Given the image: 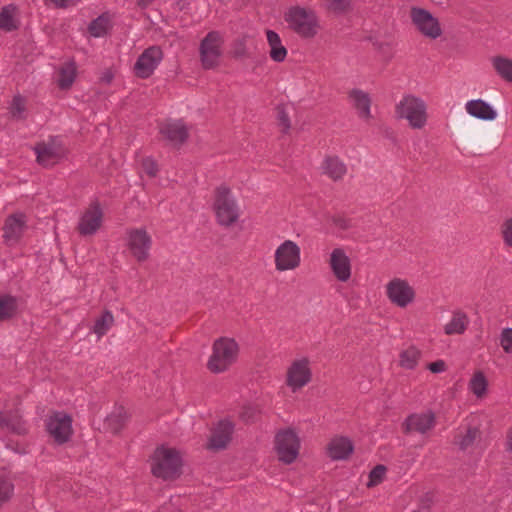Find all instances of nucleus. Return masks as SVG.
I'll return each instance as SVG.
<instances>
[{"label":"nucleus","mask_w":512,"mask_h":512,"mask_svg":"<svg viewBox=\"0 0 512 512\" xmlns=\"http://www.w3.org/2000/svg\"><path fill=\"white\" fill-rule=\"evenodd\" d=\"M288 27L301 38H314L321 30L317 13L310 8L293 6L284 14Z\"/></svg>","instance_id":"obj_1"},{"label":"nucleus","mask_w":512,"mask_h":512,"mask_svg":"<svg viewBox=\"0 0 512 512\" xmlns=\"http://www.w3.org/2000/svg\"><path fill=\"white\" fill-rule=\"evenodd\" d=\"M427 110V103L422 98L407 94L395 105V117L405 120L412 129L421 130L428 122Z\"/></svg>","instance_id":"obj_2"},{"label":"nucleus","mask_w":512,"mask_h":512,"mask_svg":"<svg viewBox=\"0 0 512 512\" xmlns=\"http://www.w3.org/2000/svg\"><path fill=\"white\" fill-rule=\"evenodd\" d=\"M239 354V345L235 339L220 337L214 341L212 354L207 362V368L213 373L226 371L236 362Z\"/></svg>","instance_id":"obj_3"},{"label":"nucleus","mask_w":512,"mask_h":512,"mask_svg":"<svg viewBox=\"0 0 512 512\" xmlns=\"http://www.w3.org/2000/svg\"><path fill=\"white\" fill-rule=\"evenodd\" d=\"M181 465V457L175 449L160 447L153 456L152 472L156 477L174 479L180 475Z\"/></svg>","instance_id":"obj_4"},{"label":"nucleus","mask_w":512,"mask_h":512,"mask_svg":"<svg viewBox=\"0 0 512 512\" xmlns=\"http://www.w3.org/2000/svg\"><path fill=\"white\" fill-rule=\"evenodd\" d=\"M300 447V438L294 429L284 428L276 433L274 449L280 462L284 464L293 463L299 455Z\"/></svg>","instance_id":"obj_5"},{"label":"nucleus","mask_w":512,"mask_h":512,"mask_svg":"<svg viewBox=\"0 0 512 512\" xmlns=\"http://www.w3.org/2000/svg\"><path fill=\"white\" fill-rule=\"evenodd\" d=\"M214 211L221 225H231L238 219L239 207L229 188L221 186L216 189Z\"/></svg>","instance_id":"obj_6"},{"label":"nucleus","mask_w":512,"mask_h":512,"mask_svg":"<svg viewBox=\"0 0 512 512\" xmlns=\"http://www.w3.org/2000/svg\"><path fill=\"white\" fill-rule=\"evenodd\" d=\"M409 17L415 30L425 38L435 40L442 36L443 29L439 19L429 10L417 6L411 7Z\"/></svg>","instance_id":"obj_7"},{"label":"nucleus","mask_w":512,"mask_h":512,"mask_svg":"<svg viewBox=\"0 0 512 512\" xmlns=\"http://www.w3.org/2000/svg\"><path fill=\"white\" fill-rule=\"evenodd\" d=\"M385 294L390 303L398 308H406L416 299L415 288L400 277H394L386 283Z\"/></svg>","instance_id":"obj_8"},{"label":"nucleus","mask_w":512,"mask_h":512,"mask_svg":"<svg viewBox=\"0 0 512 512\" xmlns=\"http://www.w3.org/2000/svg\"><path fill=\"white\" fill-rule=\"evenodd\" d=\"M301 264V248L292 241H283L274 252V265L278 272L293 271Z\"/></svg>","instance_id":"obj_9"},{"label":"nucleus","mask_w":512,"mask_h":512,"mask_svg":"<svg viewBox=\"0 0 512 512\" xmlns=\"http://www.w3.org/2000/svg\"><path fill=\"white\" fill-rule=\"evenodd\" d=\"M223 38L218 32H210L201 41L199 53L200 61L205 69H212L219 65L222 56Z\"/></svg>","instance_id":"obj_10"},{"label":"nucleus","mask_w":512,"mask_h":512,"mask_svg":"<svg viewBox=\"0 0 512 512\" xmlns=\"http://www.w3.org/2000/svg\"><path fill=\"white\" fill-rule=\"evenodd\" d=\"M327 263L333 276L340 282H347L352 276V262L343 247L332 249Z\"/></svg>","instance_id":"obj_11"},{"label":"nucleus","mask_w":512,"mask_h":512,"mask_svg":"<svg viewBox=\"0 0 512 512\" xmlns=\"http://www.w3.org/2000/svg\"><path fill=\"white\" fill-rule=\"evenodd\" d=\"M46 427L50 437L58 444L68 441L73 433L71 417L62 412L53 413Z\"/></svg>","instance_id":"obj_12"},{"label":"nucleus","mask_w":512,"mask_h":512,"mask_svg":"<svg viewBox=\"0 0 512 512\" xmlns=\"http://www.w3.org/2000/svg\"><path fill=\"white\" fill-rule=\"evenodd\" d=\"M66 149L59 138H51L35 147L37 161L43 166L57 163L65 155Z\"/></svg>","instance_id":"obj_13"},{"label":"nucleus","mask_w":512,"mask_h":512,"mask_svg":"<svg viewBox=\"0 0 512 512\" xmlns=\"http://www.w3.org/2000/svg\"><path fill=\"white\" fill-rule=\"evenodd\" d=\"M103 210L98 202L91 203L81 214L77 226L80 235L95 234L103 223Z\"/></svg>","instance_id":"obj_14"},{"label":"nucleus","mask_w":512,"mask_h":512,"mask_svg":"<svg viewBox=\"0 0 512 512\" xmlns=\"http://www.w3.org/2000/svg\"><path fill=\"white\" fill-rule=\"evenodd\" d=\"M152 240L142 228L131 229L128 232L127 245L130 253L138 261H144L149 256Z\"/></svg>","instance_id":"obj_15"},{"label":"nucleus","mask_w":512,"mask_h":512,"mask_svg":"<svg viewBox=\"0 0 512 512\" xmlns=\"http://www.w3.org/2000/svg\"><path fill=\"white\" fill-rule=\"evenodd\" d=\"M309 360L306 358L295 360L287 370L286 383L293 390L301 389L311 380Z\"/></svg>","instance_id":"obj_16"},{"label":"nucleus","mask_w":512,"mask_h":512,"mask_svg":"<svg viewBox=\"0 0 512 512\" xmlns=\"http://www.w3.org/2000/svg\"><path fill=\"white\" fill-rule=\"evenodd\" d=\"M162 59V51L158 47L146 49L137 59L134 70L138 77H149Z\"/></svg>","instance_id":"obj_17"},{"label":"nucleus","mask_w":512,"mask_h":512,"mask_svg":"<svg viewBox=\"0 0 512 512\" xmlns=\"http://www.w3.org/2000/svg\"><path fill=\"white\" fill-rule=\"evenodd\" d=\"M234 426L229 420H221L211 429L207 444L208 449L218 450L225 448L232 439Z\"/></svg>","instance_id":"obj_18"},{"label":"nucleus","mask_w":512,"mask_h":512,"mask_svg":"<svg viewBox=\"0 0 512 512\" xmlns=\"http://www.w3.org/2000/svg\"><path fill=\"white\" fill-rule=\"evenodd\" d=\"M435 425V416L431 411L410 415L403 423L405 433L425 434Z\"/></svg>","instance_id":"obj_19"},{"label":"nucleus","mask_w":512,"mask_h":512,"mask_svg":"<svg viewBox=\"0 0 512 512\" xmlns=\"http://www.w3.org/2000/svg\"><path fill=\"white\" fill-rule=\"evenodd\" d=\"M348 99L360 119L368 121L372 118V99L368 92L357 88L352 89L348 93Z\"/></svg>","instance_id":"obj_20"},{"label":"nucleus","mask_w":512,"mask_h":512,"mask_svg":"<svg viewBox=\"0 0 512 512\" xmlns=\"http://www.w3.org/2000/svg\"><path fill=\"white\" fill-rule=\"evenodd\" d=\"M161 135L177 146L188 138V128L181 120H168L160 126Z\"/></svg>","instance_id":"obj_21"},{"label":"nucleus","mask_w":512,"mask_h":512,"mask_svg":"<svg viewBox=\"0 0 512 512\" xmlns=\"http://www.w3.org/2000/svg\"><path fill=\"white\" fill-rule=\"evenodd\" d=\"M26 220L23 214L9 216L3 227V237L9 243L17 242L26 230Z\"/></svg>","instance_id":"obj_22"},{"label":"nucleus","mask_w":512,"mask_h":512,"mask_svg":"<svg viewBox=\"0 0 512 512\" xmlns=\"http://www.w3.org/2000/svg\"><path fill=\"white\" fill-rule=\"evenodd\" d=\"M465 111L470 116L483 121H493L497 118L496 110L482 99L467 101L465 104Z\"/></svg>","instance_id":"obj_23"},{"label":"nucleus","mask_w":512,"mask_h":512,"mask_svg":"<svg viewBox=\"0 0 512 512\" xmlns=\"http://www.w3.org/2000/svg\"><path fill=\"white\" fill-rule=\"evenodd\" d=\"M266 39L270 58L275 62H283L287 57L288 51L282 44L280 36L275 31L267 30Z\"/></svg>","instance_id":"obj_24"},{"label":"nucleus","mask_w":512,"mask_h":512,"mask_svg":"<svg viewBox=\"0 0 512 512\" xmlns=\"http://www.w3.org/2000/svg\"><path fill=\"white\" fill-rule=\"evenodd\" d=\"M321 170L334 181L341 179L347 171L346 165L336 156H327L321 164Z\"/></svg>","instance_id":"obj_25"},{"label":"nucleus","mask_w":512,"mask_h":512,"mask_svg":"<svg viewBox=\"0 0 512 512\" xmlns=\"http://www.w3.org/2000/svg\"><path fill=\"white\" fill-rule=\"evenodd\" d=\"M327 450L332 459L341 460L345 459L352 453L353 446L349 439L345 437H336L330 441Z\"/></svg>","instance_id":"obj_26"},{"label":"nucleus","mask_w":512,"mask_h":512,"mask_svg":"<svg viewBox=\"0 0 512 512\" xmlns=\"http://www.w3.org/2000/svg\"><path fill=\"white\" fill-rule=\"evenodd\" d=\"M495 73L505 82L512 83V59L504 55H495L490 58Z\"/></svg>","instance_id":"obj_27"},{"label":"nucleus","mask_w":512,"mask_h":512,"mask_svg":"<svg viewBox=\"0 0 512 512\" xmlns=\"http://www.w3.org/2000/svg\"><path fill=\"white\" fill-rule=\"evenodd\" d=\"M489 382L481 370H477L468 382L469 391L478 399H483L488 393Z\"/></svg>","instance_id":"obj_28"},{"label":"nucleus","mask_w":512,"mask_h":512,"mask_svg":"<svg viewBox=\"0 0 512 512\" xmlns=\"http://www.w3.org/2000/svg\"><path fill=\"white\" fill-rule=\"evenodd\" d=\"M469 320L466 314L455 312L450 321L444 326L446 335L462 334L468 326Z\"/></svg>","instance_id":"obj_29"},{"label":"nucleus","mask_w":512,"mask_h":512,"mask_svg":"<svg viewBox=\"0 0 512 512\" xmlns=\"http://www.w3.org/2000/svg\"><path fill=\"white\" fill-rule=\"evenodd\" d=\"M126 411L123 407H115L104 421V429L112 433L118 432L125 421Z\"/></svg>","instance_id":"obj_30"},{"label":"nucleus","mask_w":512,"mask_h":512,"mask_svg":"<svg viewBox=\"0 0 512 512\" xmlns=\"http://www.w3.org/2000/svg\"><path fill=\"white\" fill-rule=\"evenodd\" d=\"M1 426L16 434H22L25 432L24 424L17 412L12 413L6 410L3 411L1 413Z\"/></svg>","instance_id":"obj_31"},{"label":"nucleus","mask_w":512,"mask_h":512,"mask_svg":"<svg viewBox=\"0 0 512 512\" xmlns=\"http://www.w3.org/2000/svg\"><path fill=\"white\" fill-rule=\"evenodd\" d=\"M252 39L248 35L237 38L232 46V56L237 59L250 58L252 55Z\"/></svg>","instance_id":"obj_32"},{"label":"nucleus","mask_w":512,"mask_h":512,"mask_svg":"<svg viewBox=\"0 0 512 512\" xmlns=\"http://www.w3.org/2000/svg\"><path fill=\"white\" fill-rule=\"evenodd\" d=\"M480 436V430L475 426H467L465 432H459L455 439V444L461 450L469 449Z\"/></svg>","instance_id":"obj_33"},{"label":"nucleus","mask_w":512,"mask_h":512,"mask_svg":"<svg viewBox=\"0 0 512 512\" xmlns=\"http://www.w3.org/2000/svg\"><path fill=\"white\" fill-rule=\"evenodd\" d=\"M421 352L415 346H409L399 355V365L404 369H414L419 361Z\"/></svg>","instance_id":"obj_34"},{"label":"nucleus","mask_w":512,"mask_h":512,"mask_svg":"<svg viewBox=\"0 0 512 512\" xmlns=\"http://www.w3.org/2000/svg\"><path fill=\"white\" fill-rule=\"evenodd\" d=\"M76 77V66L73 62H67L59 70L58 85L61 89H68L73 84Z\"/></svg>","instance_id":"obj_35"},{"label":"nucleus","mask_w":512,"mask_h":512,"mask_svg":"<svg viewBox=\"0 0 512 512\" xmlns=\"http://www.w3.org/2000/svg\"><path fill=\"white\" fill-rule=\"evenodd\" d=\"M17 8L10 4L4 6L0 12V28L11 31L17 27Z\"/></svg>","instance_id":"obj_36"},{"label":"nucleus","mask_w":512,"mask_h":512,"mask_svg":"<svg viewBox=\"0 0 512 512\" xmlns=\"http://www.w3.org/2000/svg\"><path fill=\"white\" fill-rule=\"evenodd\" d=\"M16 298L9 295H0V321L7 320L17 312Z\"/></svg>","instance_id":"obj_37"},{"label":"nucleus","mask_w":512,"mask_h":512,"mask_svg":"<svg viewBox=\"0 0 512 512\" xmlns=\"http://www.w3.org/2000/svg\"><path fill=\"white\" fill-rule=\"evenodd\" d=\"M113 323V315L106 311L95 321L93 332L100 338L110 330Z\"/></svg>","instance_id":"obj_38"},{"label":"nucleus","mask_w":512,"mask_h":512,"mask_svg":"<svg viewBox=\"0 0 512 512\" xmlns=\"http://www.w3.org/2000/svg\"><path fill=\"white\" fill-rule=\"evenodd\" d=\"M110 27L109 19L106 16H100L89 26V33L94 37L104 36Z\"/></svg>","instance_id":"obj_39"},{"label":"nucleus","mask_w":512,"mask_h":512,"mask_svg":"<svg viewBox=\"0 0 512 512\" xmlns=\"http://www.w3.org/2000/svg\"><path fill=\"white\" fill-rule=\"evenodd\" d=\"M14 492V485L7 476H0V505L8 501Z\"/></svg>","instance_id":"obj_40"},{"label":"nucleus","mask_w":512,"mask_h":512,"mask_svg":"<svg viewBox=\"0 0 512 512\" xmlns=\"http://www.w3.org/2000/svg\"><path fill=\"white\" fill-rule=\"evenodd\" d=\"M499 345L506 354L512 355V328H503L499 335Z\"/></svg>","instance_id":"obj_41"},{"label":"nucleus","mask_w":512,"mask_h":512,"mask_svg":"<svg viewBox=\"0 0 512 512\" xmlns=\"http://www.w3.org/2000/svg\"><path fill=\"white\" fill-rule=\"evenodd\" d=\"M386 467L384 465H377L369 474L368 487H374L383 482L386 475Z\"/></svg>","instance_id":"obj_42"},{"label":"nucleus","mask_w":512,"mask_h":512,"mask_svg":"<svg viewBox=\"0 0 512 512\" xmlns=\"http://www.w3.org/2000/svg\"><path fill=\"white\" fill-rule=\"evenodd\" d=\"M323 7L333 13H343L349 7L348 0H323Z\"/></svg>","instance_id":"obj_43"},{"label":"nucleus","mask_w":512,"mask_h":512,"mask_svg":"<svg viewBox=\"0 0 512 512\" xmlns=\"http://www.w3.org/2000/svg\"><path fill=\"white\" fill-rule=\"evenodd\" d=\"M25 111V101L20 96H15L10 106V114L14 119H21Z\"/></svg>","instance_id":"obj_44"},{"label":"nucleus","mask_w":512,"mask_h":512,"mask_svg":"<svg viewBox=\"0 0 512 512\" xmlns=\"http://www.w3.org/2000/svg\"><path fill=\"white\" fill-rule=\"evenodd\" d=\"M184 499L181 497H174L170 499L169 503L163 505L158 512H180L181 507L183 506Z\"/></svg>","instance_id":"obj_45"},{"label":"nucleus","mask_w":512,"mask_h":512,"mask_svg":"<svg viewBox=\"0 0 512 512\" xmlns=\"http://www.w3.org/2000/svg\"><path fill=\"white\" fill-rule=\"evenodd\" d=\"M258 409L254 405H246L240 412V418L246 422H253L257 417Z\"/></svg>","instance_id":"obj_46"},{"label":"nucleus","mask_w":512,"mask_h":512,"mask_svg":"<svg viewBox=\"0 0 512 512\" xmlns=\"http://www.w3.org/2000/svg\"><path fill=\"white\" fill-rule=\"evenodd\" d=\"M502 235L505 244L512 247V218L506 220L502 226Z\"/></svg>","instance_id":"obj_47"},{"label":"nucleus","mask_w":512,"mask_h":512,"mask_svg":"<svg viewBox=\"0 0 512 512\" xmlns=\"http://www.w3.org/2000/svg\"><path fill=\"white\" fill-rule=\"evenodd\" d=\"M44 4L52 8H68L76 5V0H44Z\"/></svg>","instance_id":"obj_48"},{"label":"nucleus","mask_w":512,"mask_h":512,"mask_svg":"<svg viewBox=\"0 0 512 512\" xmlns=\"http://www.w3.org/2000/svg\"><path fill=\"white\" fill-rule=\"evenodd\" d=\"M142 170L149 176H155L157 172V164L151 158H144L141 163Z\"/></svg>","instance_id":"obj_49"},{"label":"nucleus","mask_w":512,"mask_h":512,"mask_svg":"<svg viewBox=\"0 0 512 512\" xmlns=\"http://www.w3.org/2000/svg\"><path fill=\"white\" fill-rule=\"evenodd\" d=\"M277 118L282 131L287 132L291 127V123L286 111L284 109H279Z\"/></svg>","instance_id":"obj_50"},{"label":"nucleus","mask_w":512,"mask_h":512,"mask_svg":"<svg viewBox=\"0 0 512 512\" xmlns=\"http://www.w3.org/2000/svg\"><path fill=\"white\" fill-rule=\"evenodd\" d=\"M427 368L432 372V373H442L446 370L447 368V365L445 363L444 360H437L435 362H432V363H429Z\"/></svg>","instance_id":"obj_51"},{"label":"nucleus","mask_w":512,"mask_h":512,"mask_svg":"<svg viewBox=\"0 0 512 512\" xmlns=\"http://www.w3.org/2000/svg\"><path fill=\"white\" fill-rule=\"evenodd\" d=\"M332 221L336 227H338L339 229H342V230H346V229L350 228V226H351L350 220H348L344 216H340V215L334 216L332 218Z\"/></svg>","instance_id":"obj_52"},{"label":"nucleus","mask_w":512,"mask_h":512,"mask_svg":"<svg viewBox=\"0 0 512 512\" xmlns=\"http://www.w3.org/2000/svg\"><path fill=\"white\" fill-rule=\"evenodd\" d=\"M505 448L507 451L512 452V423L506 432Z\"/></svg>","instance_id":"obj_53"},{"label":"nucleus","mask_w":512,"mask_h":512,"mask_svg":"<svg viewBox=\"0 0 512 512\" xmlns=\"http://www.w3.org/2000/svg\"><path fill=\"white\" fill-rule=\"evenodd\" d=\"M153 0H138V4L140 6H147L148 4H150Z\"/></svg>","instance_id":"obj_54"},{"label":"nucleus","mask_w":512,"mask_h":512,"mask_svg":"<svg viewBox=\"0 0 512 512\" xmlns=\"http://www.w3.org/2000/svg\"><path fill=\"white\" fill-rule=\"evenodd\" d=\"M431 2L435 3L436 5H443L446 0H430Z\"/></svg>","instance_id":"obj_55"}]
</instances>
